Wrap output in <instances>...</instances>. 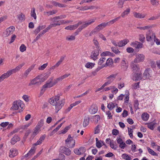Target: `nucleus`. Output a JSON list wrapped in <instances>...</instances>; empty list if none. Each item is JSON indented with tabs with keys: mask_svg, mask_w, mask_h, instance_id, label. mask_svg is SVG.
I'll return each instance as SVG.
<instances>
[{
	"mask_svg": "<svg viewBox=\"0 0 160 160\" xmlns=\"http://www.w3.org/2000/svg\"><path fill=\"white\" fill-rule=\"evenodd\" d=\"M24 65V63H22V64L19 65L17 67L15 68L12 69L10 70L12 74L13 72L15 73L18 71Z\"/></svg>",
	"mask_w": 160,
	"mask_h": 160,
	"instance_id": "nucleus-25",
	"label": "nucleus"
},
{
	"mask_svg": "<svg viewBox=\"0 0 160 160\" xmlns=\"http://www.w3.org/2000/svg\"><path fill=\"white\" fill-rule=\"evenodd\" d=\"M69 128L70 127L68 126L66 127L62 131L61 133L62 134L65 133L69 129Z\"/></svg>",
	"mask_w": 160,
	"mask_h": 160,
	"instance_id": "nucleus-62",
	"label": "nucleus"
},
{
	"mask_svg": "<svg viewBox=\"0 0 160 160\" xmlns=\"http://www.w3.org/2000/svg\"><path fill=\"white\" fill-rule=\"evenodd\" d=\"M156 123L155 122H152L150 123H147L146 124L148 125V128L152 130H153Z\"/></svg>",
	"mask_w": 160,
	"mask_h": 160,
	"instance_id": "nucleus-27",
	"label": "nucleus"
},
{
	"mask_svg": "<svg viewBox=\"0 0 160 160\" xmlns=\"http://www.w3.org/2000/svg\"><path fill=\"white\" fill-rule=\"evenodd\" d=\"M102 143L103 145H105V144L103 142V141H102L100 140L99 141L97 142H96V146L98 148H101L102 146Z\"/></svg>",
	"mask_w": 160,
	"mask_h": 160,
	"instance_id": "nucleus-49",
	"label": "nucleus"
},
{
	"mask_svg": "<svg viewBox=\"0 0 160 160\" xmlns=\"http://www.w3.org/2000/svg\"><path fill=\"white\" fill-rule=\"evenodd\" d=\"M100 50L97 49L93 50L91 53V58L94 61L96 60L98 58V56L99 54V51Z\"/></svg>",
	"mask_w": 160,
	"mask_h": 160,
	"instance_id": "nucleus-10",
	"label": "nucleus"
},
{
	"mask_svg": "<svg viewBox=\"0 0 160 160\" xmlns=\"http://www.w3.org/2000/svg\"><path fill=\"white\" fill-rule=\"evenodd\" d=\"M141 117L143 120L146 121L148 119L149 115L147 113H143L142 114Z\"/></svg>",
	"mask_w": 160,
	"mask_h": 160,
	"instance_id": "nucleus-28",
	"label": "nucleus"
},
{
	"mask_svg": "<svg viewBox=\"0 0 160 160\" xmlns=\"http://www.w3.org/2000/svg\"><path fill=\"white\" fill-rule=\"evenodd\" d=\"M44 120L43 119H41L38 122V124L37 125V127H38L39 128H41L43 125L44 124Z\"/></svg>",
	"mask_w": 160,
	"mask_h": 160,
	"instance_id": "nucleus-54",
	"label": "nucleus"
},
{
	"mask_svg": "<svg viewBox=\"0 0 160 160\" xmlns=\"http://www.w3.org/2000/svg\"><path fill=\"white\" fill-rule=\"evenodd\" d=\"M12 108L15 110L18 109V103L17 101H15L13 102L12 106Z\"/></svg>",
	"mask_w": 160,
	"mask_h": 160,
	"instance_id": "nucleus-46",
	"label": "nucleus"
},
{
	"mask_svg": "<svg viewBox=\"0 0 160 160\" xmlns=\"http://www.w3.org/2000/svg\"><path fill=\"white\" fill-rule=\"evenodd\" d=\"M60 96L57 95L51 98L49 100L50 103L53 106H55L56 112L57 113L62 108L64 103V100L62 99L59 100Z\"/></svg>",
	"mask_w": 160,
	"mask_h": 160,
	"instance_id": "nucleus-1",
	"label": "nucleus"
},
{
	"mask_svg": "<svg viewBox=\"0 0 160 160\" xmlns=\"http://www.w3.org/2000/svg\"><path fill=\"white\" fill-rule=\"evenodd\" d=\"M75 39V37L74 36H68L66 37V39L68 41L73 40Z\"/></svg>",
	"mask_w": 160,
	"mask_h": 160,
	"instance_id": "nucleus-58",
	"label": "nucleus"
},
{
	"mask_svg": "<svg viewBox=\"0 0 160 160\" xmlns=\"http://www.w3.org/2000/svg\"><path fill=\"white\" fill-rule=\"evenodd\" d=\"M18 18L19 20L22 21L25 19V16L22 13L18 15Z\"/></svg>",
	"mask_w": 160,
	"mask_h": 160,
	"instance_id": "nucleus-45",
	"label": "nucleus"
},
{
	"mask_svg": "<svg viewBox=\"0 0 160 160\" xmlns=\"http://www.w3.org/2000/svg\"><path fill=\"white\" fill-rule=\"evenodd\" d=\"M66 17V15H62L58 16H56L54 17V19H60L65 18Z\"/></svg>",
	"mask_w": 160,
	"mask_h": 160,
	"instance_id": "nucleus-55",
	"label": "nucleus"
},
{
	"mask_svg": "<svg viewBox=\"0 0 160 160\" xmlns=\"http://www.w3.org/2000/svg\"><path fill=\"white\" fill-rule=\"evenodd\" d=\"M151 70L150 68H147L143 74V79L146 78H149L150 77H151Z\"/></svg>",
	"mask_w": 160,
	"mask_h": 160,
	"instance_id": "nucleus-15",
	"label": "nucleus"
},
{
	"mask_svg": "<svg viewBox=\"0 0 160 160\" xmlns=\"http://www.w3.org/2000/svg\"><path fill=\"white\" fill-rule=\"evenodd\" d=\"M96 20V18H93L84 22L82 25L77 29L76 32L78 33L81 32L83 29L87 28L88 26L92 24V23L94 22Z\"/></svg>",
	"mask_w": 160,
	"mask_h": 160,
	"instance_id": "nucleus-2",
	"label": "nucleus"
},
{
	"mask_svg": "<svg viewBox=\"0 0 160 160\" xmlns=\"http://www.w3.org/2000/svg\"><path fill=\"white\" fill-rule=\"evenodd\" d=\"M52 28L50 24L44 30H43L42 32H41L40 33L42 35L44 33L47 32L49 29Z\"/></svg>",
	"mask_w": 160,
	"mask_h": 160,
	"instance_id": "nucleus-48",
	"label": "nucleus"
},
{
	"mask_svg": "<svg viewBox=\"0 0 160 160\" xmlns=\"http://www.w3.org/2000/svg\"><path fill=\"white\" fill-rule=\"evenodd\" d=\"M52 3L55 6H58L60 8H65L66 7V5L58 3V2H54V1H52Z\"/></svg>",
	"mask_w": 160,
	"mask_h": 160,
	"instance_id": "nucleus-30",
	"label": "nucleus"
},
{
	"mask_svg": "<svg viewBox=\"0 0 160 160\" xmlns=\"http://www.w3.org/2000/svg\"><path fill=\"white\" fill-rule=\"evenodd\" d=\"M18 153V150L15 148H11L10 150L9 157L13 158L17 156Z\"/></svg>",
	"mask_w": 160,
	"mask_h": 160,
	"instance_id": "nucleus-16",
	"label": "nucleus"
},
{
	"mask_svg": "<svg viewBox=\"0 0 160 160\" xmlns=\"http://www.w3.org/2000/svg\"><path fill=\"white\" fill-rule=\"evenodd\" d=\"M156 37L155 33H151L150 30L148 31V33L146 34V39L148 42H151L153 41V39H154Z\"/></svg>",
	"mask_w": 160,
	"mask_h": 160,
	"instance_id": "nucleus-9",
	"label": "nucleus"
},
{
	"mask_svg": "<svg viewBox=\"0 0 160 160\" xmlns=\"http://www.w3.org/2000/svg\"><path fill=\"white\" fill-rule=\"evenodd\" d=\"M40 128H39L38 127L36 126L34 129V131L33 132L32 136L33 137H35L39 132V130Z\"/></svg>",
	"mask_w": 160,
	"mask_h": 160,
	"instance_id": "nucleus-38",
	"label": "nucleus"
},
{
	"mask_svg": "<svg viewBox=\"0 0 160 160\" xmlns=\"http://www.w3.org/2000/svg\"><path fill=\"white\" fill-rule=\"evenodd\" d=\"M60 22V20L57 21V23H51L50 25H51L52 28L53 27H55L57 26H60L61 25H62Z\"/></svg>",
	"mask_w": 160,
	"mask_h": 160,
	"instance_id": "nucleus-52",
	"label": "nucleus"
},
{
	"mask_svg": "<svg viewBox=\"0 0 160 160\" xmlns=\"http://www.w3.org/2000/svg\"><path fill=\"white\" fill-rule=\"evenodd\" d=\"M86 151L85 148L83 147H80L78 149H75L74 150V152L78 155H80L83 154Z\"/></svg>",
	"mask_w": 160,
	"mask_h": 160,
	"instance_id": "nucleus-12",
	"label": "nucleus"
},
{
	"mask_svg": "<svg viewBox=\"0 0 160 160\" xmlns=\"http://www.w3.org/2000/svg\"><path fill=\"white\" fill-rule=\"evenodd\" d=\"M139 103L138 100H136L134 102V108L136 110L139 109L138 108Z\"/></svg>",
	"mask_w": 160,
	"mask_h": 160,
	"instance_id": "nucleus-57",
	"label": "nucleus"
},
{
	"mask_svg": "<svg viewBox=\"0 0 160 160\" xmlns=\"http://www.w3.org/2000/svg\"><path fill=\"white\" fill-rule=\"evenodd\" d=\"M120 18V17H118L117 18H115V19L112 20L110 21L107 22L108 23V25H110L113 23L117 21H118V19H119Z\"/></svg>",
	"mask_w": 160,
	"mask_h": 160,
	"instance_id": "nucleus-35",
	"label": "nucleus"
},
{
	"mask_svg": "<svg viewBox=\"0 0 160 160\" xmlns=\"http://www.w3.org/2000/svg\"><path fill=\"white\" fill-rule=\"evenodd\" d=\"M57 12V10H52L51 11L45 12H44V13L45 15L49 16L50 15L55 14Z\"/></svg>",
	"mask_w": 160,
	"mask_h": 160,
	"instance_id": "nucleus-32",
	"label": "nucleus"
},
{
	"mask_svg": "<svg viewBox=\"0 0 160 160\" xmlns=\"http://www.w3.org/2000/svg\"><path fill=\"white\" fill-rule=\"evenodd\" d=\"M20 50L21 52H23L26 50V47L24 44H22L20 47Z\"/></svg>",
	"mask_w": 160,
	"mask_h": 160,
	"instance_id": "nucleus-59",
	"label": "nucleus"
},
{
	"mask_svg": "<svg viewBox=\"0 0 160 160\" xmlns=\"http://www.w3.org/2000/svg\"><path fill=\"white\" fill-rule=\"evenodd\" d=\"M18 108L20 107L21 108V109L19 111V112H20L22 111V109L23 108L24 106V104L22 101H18Z\"/></svg>",
	"mask_w": 160,
	"mask_h": 160,
	"instance_id": "nucleus-40",
	"label": "nucleus"
},
{
	"mask_svg": "<svg viewBox=\"0 0 160 160\" xmlns=\"http://www.w3.org/2000/svg\"><path fill=\"white\" fill-rule=\"evenodd\" d=\"M151 28V27L150 26H146L143 27H137V28L144 30H148Z\"/></svg>",
	"mask_w": 160,
	"mask_h": 160,
	"instance_id": "nucleus-51",
	"label": "nucleus"
},
{
	"mask_svg": "<svg viewBox=\"0 0 160 160\" xmlns=\"http://www.w3.org/2000/svg\"><path fill=\"white\" fill-rule=\"evenodd\" d=\"M147 149L150 154H151V155L153 156H158L157 154L155 153L154 152V151H153L149 147H148Z\"/></svg>",
	"mask_w": 160,
	"mask_h": 160,
	"instance_id": "nucleus-47",
	"label": "nucleus"
},
{
	"mask_svg": "<svg viewBox=\"0 0 160 160\" xmlns=\"http://www.w3.org/2000/svg\"><path fill=\"white\" fill-rule=\"evenodd\" d=\"M113 55V54L109 51H106L102 52L101 54V57H104L107 56L112 55Z\"/></svg>",
	"mask_w": 160,
	"mask_h": 160,
	"instance_id": "nucleus-33",
	"label": "nucleus"
},
{
	"mask_svg": "<svg viewBox=\"0 0 160 160\" xmlns=\"http://www.w3.org/2000/svg\"><path fill=\"white\" fill-rule=\"evenodd\" d=\"M113 63L112 59L111 58H109L107 60V61L105 64H103L105 65L106 67L111 65Z\"/></svg>",
	"mask_w": 160,
	"mask_h": 160,
	"instance_id": "nucleus-31",
	"label": "nucleus"
},
{
	"mask_svg": "<svg viewBox=\"0 0 160 160\" xmlns=\"http://www.w3.org/2000/svg\"><path fill=\"white\" fill-rule=\"evenodd\" d=\"M92 118L94 120V121L96 124L98 123L99 120L100 119V117L99 115H96L92 117Z\"/></svg>",
	"mask_w": 160,
	"mask_h": 160,
	"instance_id": "nucleus-43",
	"label": "nucleus"
},
{
	"mask_svg": "<svg viewBox=\"0 0 160 160\" xmlns=\"http://www.w3.org/2000/svg\"><path fill=\"white\" fill-rule=\"evenodd\" d=\"M53 79V78L52 77L47 81L46 83L42 86V92H44L46 88H50L53 86V84L52 83Z\"/></svg>",
	"mask_w": 160,
	"mask_h": 160,
	"instance_id": "nucleus-4",
	"label": "nucleus"
},
{
	"mask_svg": "<svg viewBox=\"0 0 160 160\" xmlns=\"http://www.w3.org/2000/svg\"><path fill=\"white\" fill-rule=\"evenodd\" d=\"M131 67L133 72H138L140 70L139 65L138 64L133 63Z\"/></svg>",
	"mask_w": 160,
	"mask_h": 160,
	"instance_id": "nucleus-24",
	"label": "nucleus"
},
{
	"mask_svg": "<svg viewBox=\"0 0 160 160\" xmlns=\"http://www.w3.org/2000/svg\"><path fill=\"white\" fill-rule=\"evenodd\" d=\"M62 148V149L65 152V153L66 155H70L71 154V151L69 149L65 147H63Z\"/></svg>",
	"mask_w": 160,
	"mask_h": 160,
	"instance_id": "nucleus-37",
	"label": "nucleus"
},
{
	"mask_svg": "<svg viewBox=\"0 0 160 160\" xmlns=\"http://www.w3.org/2000/svg\"><path fill=\"white\" fill-rule=\"evenodd\" d=\"M12 74L10 70L8 71L6 73L2 75L0 77V82L3 81L4 79L8 78Z\"/></svg>",
	"mask_w": 160,
	"mask_h": 160,
	"instance_id": "nucleus-18",
	"label": "nucleus"
},
{
	"mask_svg": "<svg viewBox=\"0 0 160 160\" xmlns=\"http://www.w3.org/2000/svg\"><path fill=\"white\" fill-rule=\"evenodd\" d=\"M115 105L114 103L112 102L109 103L107 106V108L109 109L110 110H112L114 107Z\"/></svg>",
	"mask_w": 160,
	"mask_h": 160,
	"instance_id": "nucleus-42",
	"label": "nucleus"
},
{
	"mask_svg": "<svg viewBox=\"0 0 160 160\" xmlns=\"http://www.w3.org/2000/svg\"><path fill=\"white\" fill-rule=\"evenodd\" d=\"M126 0H119L118 3V6L119 8H122L123 7L124 1Z\"/></svg>",
	"mask_w": 160,
	"mask_h": 160,
	"instance_id": "nucleus-56",
	"label": "nucleus"
},
{
	"mask_svg": "<svg viewBox=\"0 0 160 160\" xmlns=\"http://www.w3.org/2000/svg\"><path fill=\"white\" fill-rule=\"evenodd\" d=\"M65 143L67 146L69 148H72L75 146V142L72 138L71 137V135H68V138L65 140Z\"/></svg>",
	"mask_w": 160,
	"mask_h": 160,
	"instance_id": "nucleus-3",
	"label": "nucleus"
},
{
	"mask_svg": "<svg viewBox=\"0 0 160 160\" xmlns=\"http://www.w3.org/2000/svg\"><path fill=\"white\" fill-rule=\"evenodd\" d=\"M133 15L134 17L136 18L141 19L144 18L146 16V14H142L141 13L134 12H133Z\"/></svg>",
	"mask_w": 160,
	"mask_h": 160,
	"instance_id": "nucleus-22",
	"label": "nucleus"
},
{
	"mask_svg": "<svg viewBox=\"0 0 160 160\" xmlns=\"http://www.w3.org/2000/svg\"><path fill=\"white\" fill-rule=\"evenodd\" d=\"M128 129L129 136L131 138H132L133 137L132 133L133 132L132 129L131 128H128Z\"/></svg>",
	"mask_w": 160,
	"mask_h": 160,
	"instance_id": "nucleus-60",
	"label": "nucleus"
},
{
	"mask_svg": "<svg viewBox=\"0 0 160 160\" xmlns=\"http://www.w3.org/2000/svg\"><path fill=\"white\" fill-rule=\"evenodd\" d=\"M117 141V143L119 144V147H121V143L123 144L124 145H125V143L124 142L122 139L120 137H117L116 139Z\"/></svg>",
	"mask_w": 160,
	"mask_h": 160,
	"instance_id": "nucleus-34",
	"label": "nucleus"
},
{
	"mask_svg": "<svg viewBox=\"0 0 160 160\" xmlns=\"http://www.w3.org/2000/svg\"><path fill=\"white\" fill-rule=\"evenodd\" d=\"M40 77L38 76L32 79L31 81V82L29 83V86H31L33 85H39L41 83V81L40 80Z\"/></svg>",
	"mask_w": 160,
	"mask_h": 160,
	"instance_id": "nucleus-7",
	"label": "nucleus"
},
{
	"mask_svg": "<svg viewBox=\"0 0 160 160\" xmlns=\"http://www.w3.org/2000/svg\"><path fill=\"white\" fill-rule=\"evenodd\" d=\"M143 79L141 73H135L134 75L133 80L135 81H139Z\"/></svg>",
	"mask_w": 160,
	"mask_h": 160,
	"instance_id": "nucleus-19",
	"label": "nucleus"
},
{
	"mask_svg": "<svg viewBox=\"0 0 160 160\" xmlns=\"http://www.w3.org/2000/svg\"><path fill=\"white\" fill-rule=\"evenodd\" d=\"M108 25V23H107V22L102 23L97 26L93 30L91 31V33L93 34L96 32H99L103 29Z\"/></svg>",
	"mask_w": 160,
	"mask_h": 160,
	"instance_id": "nucleus-6",
	"label": "nucleus"
},
{
	"mask_svg": "<svg viewBox=\"0 0 160 160\" xmlns=\"http://www.w3.org/2000/svg\"><path fill=\"white\" fill-rule=\"evenodd\" d=\"M129 42L128 39H125L123 40H121L118 43V45L119 47H122L125 46Z\"/></svg>",
	"mask_w": 160,
	"mask_h": 160,
	"instance_id": "nucleus-23",
	"label": "nucleus"
},
{
	"mask_svg": "<svg viewBox=\"0 0 160 160\" xmlns=\"http://www.w3.org/2000/svg\"><path fill=\"white\" fill-rule=\"evenodd\" d=\"M90 118L89 117H85L84 119V121L83 123V126L84 127H86L87 126L89 123Z\"/></svg>",
	"mask_w": 160,
	"mask_h": 160,
	"instance_id": "nucleus-26",
	"label": "nucleus"
},
{
	"mask_svg": "<svg viewBox=\"0 0 160 160\" xmlns=\"http://www.w3.org/2000/svg\"><path fill=\"white\" fill-rule=\"evenodd\" d=\"M48 63H45L42 65L40 67L38 68V69L40 70H44L47 66Z\"/></svg>",
	"mask_w": 160,
	"mask_h": 160,
	"instance_id": "nucleus-63",
	"label": "nucleus"
},
{
	"mask_svg": "<svg viewBox=\"0 0 160 160\" xmlns=\"http://www.w3.org/2000/svg\"><path fill=\"white\" fill-rule=\"evenodd\" d=\"M151 2L153 5H157L159 4L158 2L156 0H151Z\"/></svg>",
	"mask_w": 160,
	"mask_h": 160,
	"instance_id": "nucleus-64",
	"label": "nucleus"
},
{
	"mask_svg": "<svg viewBox=\"0 0 160 160\" xmlns=\"http://www.w3.org/2000/svg\"><path fill=\"white\" fill-rule=\"evenodd\" d=\"M120 66L122 71L123 72L127 71L129 66L128 62L125 58L123 59L121 62Z\"/></svg>",
	"mask_w": 160,
	"mask_h": 160,
	"instance_id": "nucleus-5",
	"label": "nucleus"
},
{
	"mask_svg": "<svg viewBox=\"0 0 160 160\" xmlns=\"http://www.w3.org/2000/svg\"><path fill=\"white\" fill-rule=\"evenodd\" d=\"M131 45L132 46L137 48H141L143 45L142 43L138 41L132 42Z\"/></svg>",
	"mask_w": 160,
	"mask_h": 160,
	"instance_id": "nucleus-21",
	"label": "nucleus"
},
{
	"mask_svg": "<svg viewBox=\"0 0 160 160\" xmlns=\"http://www.w3.org/2000/svg\"><path fill=\"white\" fill-rule=\"evenodd\" d=\"M145 39V37L142 34H140L139 35V40L142 43H143Z\"/></svg>",
	"mask_w": 160,
	"mask_h": 160,
	"instance_id": "nucleus-61",
	"label": "nucleus"
},
{
	"mask_svg": "<svg viewBox=\"0 0 160 160\" xmlns=\"http://www.w3.org/2000/svg\"><path fill=\"white\" fill-rule=\"evenodd\" d=\"M20 140V139L19 136L18 135H15L11 139V143L12 144L14 145Z\"/></svg>",
	"mask_w": 160,
	"mask_h": 160,
	"instance_id": "nucleus-20",
	"label": "nucleus"
},
{
	"mask_svg": "<svg viewBox=\"0 0 160 160\" xmlns=\"http://www.w3.org/2000/svg\"><path fill=\"white\" fill-rule=\"evenodd\" d=\"M15 27L13 26H10L8 28H7L5 32H4L3 34L5 37H8L10 34L13 33V32L15 30Z\"/></svg>",
	"mask_w": 160,
	"mask_h": 160,
	"instance_id": "nucleus-11",
	"label": "nucleus"
},
{
	"mask_svg": "<svg viewBox=\"0 0 160 160\" xmlns=\"http://www.w3.org/2000/svg\"><path fill=\"white\" fill-rule=\"evenodd\" d=\"M130 12V8H128L126 10L121 14V16L122 17H124L126 15H128Z\"/></svg>",
	"mask_w": 160,
	"mask_h": 160,
	"instance_id": "nucleus-50",
	"label": "nucleus"
},
{
	"mask_svg": "<svg viewBox=\"0 0 160 160\" xmlns=\"http://www.w3.org/2000/svg\"><path fill=\"white\" fill-rule=\"evenodd\" d=\"M95 63L92 62H88L85 65L86 67L88 68H92L94 66Z\"/></svg>",
	"mask_w": 160,
	"mask_h": 160,
	"instance_id": "nucleus-39",
	"label": "nucleus"
},
{
	"mask_svg": "<svg viewBox=\"0 0 160 160\" xmlns=\"http://www.w3.org/2000/svg\"><path fill=\"white\" fill-rule=\"evenodd\" d=\"M122 158L126 160H131V158L126 154H123L122 155Z\"/></svg>",
	"mask_w": 160,
	"mask_h": 160,
	"instance_id": "nucleus-53",
	"label": "nucleus"
},
{
	"mask_svg": "<svg viewBox=\"0 0 160 160\" xmlns=\"http://www.w3.org/2000/svg\"><path fill=\"white\" fill-rule=\"evenodd\" d=\"M98 110V107L97 106L95 105H92L89 109V111L91 114H94L97 112Z\"/></svg>",
	"mask_w": 160,
	"mask_h": 160,
	"instance_id": "nucleus-17",
	"label": "nucleus"
},
{
	"mask_svg": "<svg viewBox=\"0 0 160 160\" xmlns=\"http://www.w3.org/2000/svg\"><path fill=\"white\" fill-rule=\"evenodd\" d=\"M82 24V22L80 21L78 23L76 24L67 26L65 28V29L66 30H74L76 29L79 25Z\"/></svg>",
	"mask_w": 160,
	"mask_h": 160,
	"instance_id": "nucleus-13",
	"label": "nucleus"
},
{
	"mask_svg": "<svg viewBox=\"0 0 160 160\" xmlns=\"http://www.w3.org/2000/svg\"><path fill=\"white\" fill-rule=\"evenodd\" d=\"M93 42L95 45L96 46V48L97 49L100 50L101 48L99 44L98 41L97 39H94L93 40Z\"/></svg>",
	"mask_w": 160,
	"mask_h": 160,
	"instance_id": "nucleus-36",
	"label": "nucleus"
},
{
	"mask_svg": "<svg viewBox=\"0 0 160 160\" xmlns=\"http://www.w3.org/2000/svg\"><path fill=\"white\" fill-rule=\"evenodd\" d=\"M31 15L32 17H33L34 19H36L37 16L35 13V9L34 8H33L32 10L31 11Z\"/></svg>",
	"mask_w": 160,
	"mask_h": 160,
	"instance_id": "nucleus-41",
	"label": "nucleus"
},
{
	"mask_svg": "<svg viewBox=\"0 0 160 160\" xmlns=\"http://www.w3.org/2000/svg\"><path fill=\"white\" fill-rule=\"evenodd\" d=\"M33 67H31L26 70L23 75V77L25 78H26L27 77L28 75L29 74V72H31L32 70L33 69Z\"/></svg>",
	"mask_w": 160,
	"mask_h": 160,
	"instance_id": "nucleus-29",
	"label": "nucleus"
},
{
	"mask_svg": "<svg viewBox=\"0 0 160 160\" xmlns=\"http://www.w3.org/2000/svg\"><path fill=\"white\" fill-rule=\"evenodd\" d=\"M112 51L116 54H118L120 53V51L116 47H112L111 48Z\"/></svg>",
	"mask_w": 160,
	"mask_h": 160,
	"instance_id": "nucleus-44",
	"label": "nucleus"
},
{
	"mask_svg": "<svg viewBox=\"0 0 160 160\" xmlns=\"http://www.w3.org/2000/svg\"><path fill=\"white\" fill-rule=\"evenodd\" d=\"M145 58L144 55L142 54H138L136 55V58L134 60L135 63H138L143 62Z\"/></svg>",
	"mask_w": 160,
	"mask_h": 160,
	"instance_id": "nucleus-8",
	"label": "nucleus"
},
{
	"mask_svg": "<svg viewBox=\"0 0 160 160\" xmlns=\"http://www.w3.org/2000/svg\"><path fill=\"white\" fill-rule=\"evenodd\" d=\"M116 77V75L115 74H112L110 76L108 77L107 79H108L107 82L104 83V86H107L108 84H110L114 80Z\"/></svg>",
	"mask_w": 160,
	"mask_h": 160,
	"instance_id": "nucleus-14",
	"label": "nucleus"
}]
</instances>
